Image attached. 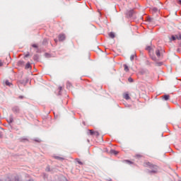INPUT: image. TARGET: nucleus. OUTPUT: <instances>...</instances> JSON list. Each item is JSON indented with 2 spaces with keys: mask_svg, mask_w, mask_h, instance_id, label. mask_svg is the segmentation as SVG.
I'll return each instance as SVG.
<instances>
[{
  "mask_svg": "<svg viewBox=\"0 0 181 181\" xmlns=\"http://www.w3.org/2000/svg\"><path fill=\"white\" fill-rule=\"evenodd\" d=\"M179 181H181V180H179Z\"/></svg>",
  "mask_w": 181,
  "mask_h": 181,
  "instance_id": "obj_44",
  "label": "nucleus"
},
{
  "mask_svg": "<svg viewBox=\"0 0 181 181\" xmlns=\"http://www.w3.org/2000/svg\"><path fill=\"white\" fill-rule=\"evenodd\" d=\"M128 81H129V83H134V79H133L132 78H128Z\"/></svg>",
  "mask_w": 181,
  "mask_h": 181,
  "instance_id": "obj_19",
  "label": "nucleus"
},
{
  "mask_svg": "<svg viewBox=\"0 0 181 181\" xmlns=\"http://www.w3.org/2000/svg\"><path fill=\"white\" fill-rule=\"evenodd\" d=\"M32 46H33V47H35V49H37V45L34 44Z\"/></svg>",
  "mask_w": 181,
  "mask_h": 181,
  "instance_id": "obj_25",
  "label": "nucleus"
},
{
  "mask_svg": "<svg viewBox=\"0 0 181 181\" xmlns=\"http://www.w3.org/2000/svg\"><path fill=\"white\" fill-rule=\"evenodd\" d=\"M124 98L125 100H129L131 98L129 97V94L125 93V94L124 95Z\"/></svg>",
  "mask_w": 181,
  "mask_h": 181,
  "instance_id": "obj_9",
  "label": "nucleus"
},
{
  "mask_svg": "<svg viewBox=\"0 0 181 181\" xmlns=\"http://www.w3.org/2000/svg\"><path fill=\"white\" fill-rule=\"evenodd\" d=\"M55 159H60V160H63L64 158L62 157H59V156H56Z\"/></svg>",
  "mask_w": 181,
  "mask_h": 181,
  "instance_id": "obj_23",
  "label": "nucleus"
},
{
  "mask_svg": "<svg viewBox=\"0 0 181 181\" xmlns=\"http://www.w3.org/2000/svg\"><path fill=\"white\" fill-rule=\"evenodd\" d=\"M35 142H40V141H39V140H35Z\"/></svg>",
  "mask_w": 181,
  "mask_h": 181,
  "instance_id": "obj_36",
  "label": "nucleus"
},
{
  "mask_svg": "<svg viewBox=\"0 0 181 181\" xmlns=\"http://www.w3.org/2000/svg\"><path fill=\"white\" fill-rule=\"evenodd\" d=\"M7 122H8V124H12V122H13V115H10Z\"/></svg>",
  "mask_w": 181,
  "mask_h": 181,
  "instance_id": "obj_6",
  "label": "nucleus"
},
{
  "mask_svg": "<svg viewBox=\"0 0 181 181\" xmlns=\"http://www.w3.org/2000/svg\"><path fill=\"white\" fill-rule=\"evenodd\" d=\"M2 137V133L0 132V138Z\"/></svg>",
  "mask_w": 181,
  "mask_h": 181,
  "instance_id": "obj_35",
  "label": "nucleus"
},
{
  "mask_svg": "<svg viewBox=\"0 0 181 181\" xmlns=\"http://www.w3.org/2000/svg\"><path fill=\"white\" fill-rule=\"evenodd\" d=\"M178 39H181V35L179 36Z\"/></svg>",
  "mask_w": 181,
  "mask_h": 181,
  "instance_id": "obj_39",
  "label": "nucleus"
},
{
  "mask_svg": "<svg viewBox=\"0 0 181 181\" xmlns=\"http://www.w3.org/2000/svg\"><path fill=\"white\" fill-rule=\"evenodd\" d=\"M135 57H136V53H134V54L131 55L130 57L131 62H133Z\"/></svg>",
  "mask_w": 181,
  "mask_h": 181,
  "instance_id": "obj_7",
  "label": "nucleus"
},
{
  "mask_svg": "<svg viewBox=\"0 0 181 181\" xmlns=\"http://www.w3.org/2000/svg\"><path fill=\"white\" fill-rule=\"evenodd\" d=\"M58 39L59 42H63L64 40H66V35L63 33L59 34L58 36Z\"/></svg>",
  "mask_w": 181,
  "mask_h": 181,
  "instance_id": "obj_4",
  "label": "nucleus"
},
{
  "mask_svg": "<svg viewBox=\"0 0 181 181\" xmlns=\"http://www.w3.org/2000/svg\"><path fill=\"white\" fill-rule=\"evenodd\" d=\"M157 66H162V64H163V62H157L156 63Z\"/></svg>",
  "mask_w": 181,
  "mask_h": 181,
  "instance_id": "obj_22",
  "label": "nucleus"
},
{
  "mask_svg": "<svg viewBox=\"0 0 181 181\" xmlns=\"http://www.w3.org/2000/svg\"><path fill=\"white\" fill-rule=\"evenodd\" d=\"M95 136H98V135H100V133H98V132H95V134H93Z\"/></svg>",
  "mask_w": 181,
  "mask_h": 181,
  "instance_id": "obj_21",
  "label": "nucleus"
},
{
  "mask_svg": "<svg viewBox=\"0 0 181 181\" xmlns=\"http://www.w3.org/2000/svg\"><path fill=\"white\" fill-rule=\"evenodd\" d=\"M45 55H46V56H49V54L46 53Z\"/></svg>",
  "mask_w": 181,
  "mask_h": 181,
  "instance_id": "obj_40",
  "label": "nucleus"
},
{
  "mask_svg": "<svg viewBox=\"0 0 181 181\" xmlns=\"http://www.w3.org/2000/svg\"><path fill=\"white\" fill-rule=\"evenodd\" d=\"M124 71H129V68H128L127 64H124Z\"/></svg>",
  "mask_w": 181,
  "mask_h": 181,
  "instance_id": "obj_13",
  "label": "nucleus"
},
{
  "mask_svg": "<svg viewBox=\"0 0 181 181\" xmlns=\"http://www.w3.org/2000/svg\"><path fill=\"white\" fill-rule=\"evenodd\" d=\"M110 152L111 153H114V155H118V151L115 150H111Z\"/></svg>",
  "mask_w": 181,
  "mask_h": 181,
  "instance_id": "obj_15",
  "label": "nucleus"
},
{
  "mask_svg": "<svg viewBox=\"0 0 181 181\" xmlns=\"http://www.w3.org/2000/svg\"><path fill=\"white\" fill-rule=\"evenodd\" d=\"M180 5H181V0H179L177 2Z\"/></svg>",
  "mask_w": 181,
  "mask_h": 181,
  "instance_id": "obj_32",
  "label": "nucleus"
},
{
  "mask_svg": "<svg viewBox=\"0 0 181 181\" xmlns=\"http://www.w3.org/2000/svg\"><path fill=\"white\" fill-rule=\"evenodd\" d=\"M13 112H15L16 114H18V112L21 111V109H19V107L18 106H14L12 108Z\"/></svg>",
  "mask_w": 181,
  "mask_h": 181,
  "instance_id": "obj_5",
  "label": "nucleus"
},
{
  "mask_svg": "<svg viewBox=\"0 0 181 181\" xmlns=\"http://www.w3.org/2000/svg\"><path fill=\"white\" fill-rule=\"evenodd\" d=\"M19 98H23V96H19Z\"/></svg>",
  "mask_w": 181,
  "mask_h": 181,
  "instance_id": "obj_38",
  "label": "nucleus"
},
{
  "mask_svg": "<svg viewBox=\"0 0 181 181\" xmlns=\"http://www.w3.org/2000/svg\"><path fill=\"white\" fill-rule=\"evenodd\" d=\"M59 95H60V94H61V93H60V91H62V86H59Z\"/></svg>",
  "mask_w": 181,
  "mask_h": 181,
  "instance_id": "obj_26",
  "label": "nucleus"
},
{
  "mask_svg": "<svg viewBox=\"0 0 181 181\" xmlns=\"http://www.w3.org/2000/svg\"><path fill=\"white\" fill-rule=\"evenodd\" d=\"M109 36L111 39H114V37H115V34H114V33H110Z\"/></svg>",
  "mask_w": 181,
  "mask_h": 181,
  "instance_id": "obj_11",
  "label": "nucleus"
},
{
  "mask_svg": "<svg viewBox=\"0 0 181 181\" xmlns=\"http://www.w3.org/2000/svg\"><path fill=\"white\" fill-rule=\"evenodd\" d=\"M127 163H132V162L129 161V160H126Z\"/></svg>",
  "mask_w": 181,
  "mask_h": 181,
  "instance_id": "obj_29",
  "label": "nucleus"
},
{
  "mask_svg": "<svg viewBox=\"0 0 181 181\" xmlns=\"http://www.w3.org/2000/svg\"><path fill=\"white\" fill-rule=\"evenodd\" d=\"M153 12H158V8H153Z\"/></svg>",
  "mask_w": 181,
  "mask_h": 181,
  "instance_id": "obj_24",
  "label": "nucleus"
},
{
  "mask_svg": "<svg viewBox=\"0 0 181 181\" xmlns=\"http://www.w3.org/2000/svg\"><path fill=\"white\" fill-rule=\"evenodd\" d=\"M78 1H81V0H78Z\"/></svg>",
  "mask_w": 181,
  "mask_h": 181,
  "instance_id": "obj_42",
  "label": "nucleus"
},
{
  "mask_svg": "<svg viewBox=\"0 0 181 181\" xmlns=\"http://www.w3.org/2000/svg\"><path fill=\"white\" fill-rule=\"evenodd\" d=\"M170 97V96L169 95H165L163 96V100H165V101H168V100H169Z\"/></svg>",
  "mask_w": 181,
  "mask_h": 181,
  "instance_id": "obj_8",
  "label": "nucleus"
},
{
  "mask_svg": "<svg viewBox=\"0 0 181 181\" xmlns=\"http://www.w3.org/2000/svg\"><path fill=\"white\" fill-rule=\"evenodd\" d=\"M66 88H68L69 90L71 88V83L70 82L66 83Z\"/></svg>",
  "mask_w": 181,
  "mask_h": 181,
  "instance_id": "obj_12",
  "label": "nucleus"
},
{
  "mask_svg": "<svg viewBox=\"0 0 181 181\" xmlns=\"http://www.w3.org/2000/svg\"><path fill=\"white\" fill-rule=\"evenodd\" d=\"M156 54L157 57H158V58L160 57V56H161L160 51H159V49H157L156 51Z\"/></svg>",
  "mask_w": 181,
  "mask_h": 181,
  "instance_id": "obj_10",
  "label": "nucleus"
},
{
  "mask_svg": "<svg viewBox=\"0 0 181 181\" xmlns=\"http://www.w3.org/2000/svg\"><path fill=\"white\" fill-rule=\"evenodd\" d=\"M1 66H2V63H1V62H0V67H1Z\"/></svg>",
  "mask_w": 181,
  "mask_h": 181,
  "instance_id": "obj_37",
  "label": "nucleus"
},
{
  "mask_svg": "<svg viewBox=\"0 0 181 181\" xmlns=\"http://www.w3.org/2000/svg\"><path fill=\"white\" fill-rule=\"evenodd\" d=\"M146 50H151V47H149V46L147 47L146 48Z\"/></svg>",
  "mask_w": 181,
  "mask_h": 181,
  "instance_id": "obj_28",
  "label": "nucleus"
},
{
  "mask_svg": "<svg viewBox=\"0 0 181 181\" xmlns=\"http://www.w3.org/2000/svg\"><path fill=\"white\" fill-rule=\"evenodd\" d=\"M55 43H57V39H54Z\"/></svg>",
  "mask_w": 181,
  "mask_h": 181,
  "instance_id": "obj_34",
  "label": "nucleus"
},
{
  "mask_svg": "<svg viewBox=\"0 0 181 181\" xmlns=\"http://www.w3.org/2000/svg\"><path fill=\"white\" fill-rule=\"evenodd\" d=\"M170 40H176V36L172 35L171 39H170Z\"/></svg>",
  "mask_w": 181,
  "mask_h": 181,
  "instance_id": "obj_18",
  "label": "nucleus"
},
{
  "mask_svg": "<svg viewBox=\"0 0 181 181\" xmlns=\"http://www.w3.org/2000/svg\"><path fill=\"white\" fill-rule=\"evenodd\" d=\"M151 59H152V60H156V58L153 57Z\"/></svg>",
  "mask_w": 181,
  "mask_h": 181,
  "instance_id": "obj_33",
  "label": "nucleus"
},
{
  "mask_svg": "<svg viewBox=\"0 0 181 181\" xmlns=\"http://www.w3.org/2000/svg\"><path fill=\"white\" fill-rule=\"evenodd\" d=\"M8 181H19V176L18 175H9L7 177Z\"/></svg>",
  "mask_w": 181,
  "mask_h": 181,
  "instance_id": "obj_2",
  "label": "nucleus"
},
{
  "mask_svg": "<svg viewBox=\"0 0 181 181\" xmlns=\"http://www.w3.org/2000/svg\"><path fill=\"white\" fill-rule=\"evenodd\" d=\"M89 132H90V135H94V134H95V132H94V131H93V130H89Z\"/></svg>",
  "mask_w": 181,
  "mask_h": 181,
  "instance_id": "obj_20",
  "label": "nucleus"
},
{
  "mask_svg": "<svg viewBox=\"0 0 181 181\" xmlns=\"http://www.w3.org/2000/svg\"><path fill=\"white\" fill-rule=\"evenodd\" d=\"M25 69H30V63H27L25 65Z\"/></svg>",
  "mask_w": 181,
  "mask_h": 181,
  "instance_id": "obj_17",
  "label": "nucleus"
},
{
  "mask_svg": "<svg viewBox=\"0 0 181 181\" xmlns=\"http://www.w3.org/2000/svg\"><path fill=\"white\" fill-rule=\"evenodd\" d=\"M78 163H79V165H83V163H81V161H78Z\"/></svg>",
  "mask_w": 181,
  "mask_h": 181,
  "instance_id": "obj_31",
  "label": "nucleus"
},
{
  "mask_svg": "<svg viewBox=\"0 0 181 181\" xmlns=\"http://www.w3.org/2000/svg\"><path fill=\"white\" fill-rule=\"evenodd\" d=\"M144 166H147L148 168L153 169L152 170L150 171V173H156V172H158V166L149 162L144 163Z\"/></svg>",
  "mask_w": 181,
  "mask_h": 181,
  "instance_id": "obj_1",
  "label": "nucleus"
},
{
  "mask_svg": "<svg viewBox=\"0 0 181 181\" xmlns=\"http://www.w3.org/2000/svg\"><path fill=\"white\" fill-rule=\"evenodd\" d=\"M46 170H47V172H50V168L49 167H47Z\"/></svg>",
  "mask_w": 181,
  "mask_h": 181,
  "instance_id": "obj_27",
  "label": "nucleus"
},
{
  "mask_svg": "<svg viewBox=\"0 0 181 181\" xmlns=\"http://www.w3.org/2000/svg\"><path fill=\"white\" fill-rule=\"evenodd\" d=\"M5 84L6 86H8V87H11V86H12V83L9 82V81H6Z\"/></svg>",
  "mask_w": 181,
  "mask_h": 181,
  "instance_id": "obj_14",
  "label": "nucleus"
},
{
  "mask_svg": "<svg viewBox=\"0 0 181 181\" xmlns=\"http://www.w3.org/2000/svg\"><path fill=\"white\" fill-rule=\"evenodd\" d=\"M134 13H135L134 10H129L127 11L126 15L127 18H132V16H134Z\"/></svg>",
  "mask_w": 181,
  "mask_h": 181,
  "instance_id": "obj_3",
  "label": "nucleus"
},
{
  "mask_svg": "<svg viewBox=\"0 0 181 181\" xmlns=\"http://www.w3.org/2000/svg\"><path fill=\"white\" fill-rule=\"evenodd\" d=\"M25 57H29V54H25Z\"/></svg>",
  "mask_w": 181,
  "mask_h": 181,
  "instance_id": "obj_30",
  "label": "nucleus"
},
{
  "mask_svg": "<svg viewBox=\"0 0 181 181\" xmlns=\"http://www.w3.org/2000/svg\"><path fill=\"white\" fill-rule=\"evenodd\" d=\"M42 45H47V39L45 38L43 40Z\"/></svg>",
  "mask_w": 181,
  "mask_h": 181,
  "instance_id": "obj_16",
  "label": "nucleus"
},
{
  "mask_svg": "<svg viewBox=\"0 0 181 181\" xmlns=\"http://www.w3.org/2000/svg\"><path fill=\"white\" fill-rule=\"evenodd\" d=\"M0 181H1V180H0Z\"/></svg>",
  "mask_w": 181,
  "mask_h": 181,
  "instance_id": "obj_43",
  "label": "nucleus"
},
{
  "mask_svg": "<svg viewBox=\"0 0 181 181\" xmlns=\"http://www.w3.org/2000/svg\"><path fill=\"white\" fill-rule=\"evenodd\" d=\"M137 156H139V155H137Z\"/></svg>",
  "mask_w": 181,
  "mask_h": 181,
  "instance_id": "obj_41",
  "label": "nucleus"
}]
</instances>
